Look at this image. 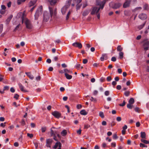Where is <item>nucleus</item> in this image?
Here are the masks:
<instances>
[{
	"label": "nucleus",
	"instance_id": "obj_1",
	"mask_svg": "<svg viewBox=\"0 0 149 149\" xmlns=\"http://www.w3.org/2000/svg\"><path fill=\"white\" fill-rule=\"evenodd\" d=\"M49 11L50 14L47 11H45L44 13L43 20V22H47L50 18V15L52 19H56V9L54 10L52 8L49 7Z\"/></svg>",
	"mask_w": 149,
	"mask_h": 149
},
{
	"label": "nucleus",
	"instance_id": "obj_2",
	"mask_svg": "<svg viewBox=\"0 0 149 149\" xmlns=\"http://www.w3.org/2000/svg\"><path fill=\"white\" fill-rule=\"evenodd\" d=\"M24 14L22 17V23L24 21L26 28L28 29H31L32 28L33 26L31 22L27 18L24 19L23 17Z\"/></svg>",
	"mask_w": 149,
	"mask_h": 149
},
{
	"label": "nucleus",
	"instance_id": "obj_3",
	"mask_svg": "<svg viewBox=\"0 0 149 149\" xmlns=\"http://www.w3.org/2000/svg\"><path fill=\"white\" fill-rule=\"evenodd\" d=\"M142 47L143 50L146 52L149 49V41L148 39H144L142 42Z\"/></svg>",
	"mask_w": 149,
	"mask_h": 149
},
{
	"label": "nucleus",
	"instance_id": "obj_4",
	"mask_svg": "<svg viewBox=\"0 0 149 149\" xmlns=\"http://www.w3.org/2000/svg\"><path fill=\"white\" fill-rule=\"evenodd\" d=\"M42 6H40L36 10L35 14L34 17L35 19H38L39 16L42 14Z\"/></svg>",
	"mask_w": 149,
	"mask_h": 149
},
{
	"label": "nucleus",
	"instance_id": "obj_5",
	"mask_svg": "<svg viewBox=\"0 0 149 149\" xmlns=\"http://www.w3.org/2000/svg\"><path fill=\"white\" fill-rule=\"evenodd\" d=\"M109 5L113 8L116 9L119 8L122 5V4L119 3H111Z\"/></svg>",
	"mask_w": 149,
	"mask_h": 149
},
{
	"label": "nucleus",
	"instance_id": "obj_6",
	"mask_svg": "<svg viewBox=\"0 0 149 149\" xmlns=\"http://www.w3.org/2000/svg\"><path fill=\"white\" fill-rule=\"evenodd\" d=\"M100 9V8H98L97 7H93L92 8V11L91 12V15H94L97 13Z\"/></svg>",
	"mask_w": 149,
	"mask_h": 149
},
{
	"label": "nucleus",
	"instance_id": "obj_7",
	"mask_svg": "<svg viewBox=\"0 0 149 149\" xmlns=\"http://www.w3.org/2000/svg\"><path fill=\"white\" fill-rule=\"evenodd\" d=\"M53 141L52 139H48L46 140V146L47 147L51 148V145Z\"/></svg>",
	"mask_w": 149,
	"mask_h": 149
},
{
	"label": "nucleus",
	"instance_id": "obj_8",
	"mask_svg": "<svg viewBox=\"0 0 149 149\" xmlns=\"http://www.w3.org/2000/svg\"><path fill=\"white\" fill-rule=\"evenodd\" d=\"M107 1V0H104L100 3L97 2V5L100 6L99 7L100 8V9H103L104 7V5Z\"/></svg>",
	"mask_w": 149,
	"mask_h": 149
},
{
	"label": "nucleus",
	"instance_id": "obj_9",
	"mask_svg": "<svg viewBox=\"0 0 149 149\" xmlns=\"http://www.w3.org/2000/svg\"><path fill=\"white\" fill-rule=\"evenodd\" d=\"M52 114L55 117L57 118H59L61 116V113L57 111H55L52 113Z\"/></svg>",
	"mask_w": 149,
	"mask_h": 149
},
{
	"label": "nucleus",
	"instance_id": "obj_10",
	"mask_svg": "<svg viewBox=\"0 0 149 149\" xmlns=\"http://www.w3.org/2000/svg\"><path fill=\"white\" fill-rule=\"evenodd\" d=\"M125 2L123 5V7L126 8L130 6L131 3L130 0H125Z\"/></svg>",
	"mask_w": 149,
	"mask_h": 149
},
{
	"label": "nucleus",
	"instance_id": "obj_11",
	"mask_svg": "<svg viewBox=\"0 0 149 149\" xmlns=\"http://www.w3.org/2000/svg\"><path fill=\"white\" fill-rule=\"evenodd\" d=\"M72 45L75 47H78L79 49H81L82 47V45L81 43L78 42H75L72 44Z\"/></svg>",
	"mask_w": 149,
	"mask_h": 149
},
{
	"label": "nucleus",
	"instance_id": "obj_12",
	"mask_svg": "<svg viewBox=\"0 0 149 149\" xmlns=\"http://www.w3.org/2000/svg\"><path fill=\"white\" fill-rule=\"evenodd\" d=\"M48 2L51 5H55L58 1V0H45Z\"/></svg>",
	"mask_w": 149,
	"mask_h": 149
},
{
	"label": "nucleus",
	"instance_id": "obj_13",
	"mask_svg": "<svg viewBox=\"0 0 149 149\" xmlns=\"http://www.w3.org/2000/svg\"><path fill=\"white\" fill-rule=\"evenodd\" d=\"M61 146L62 144L60 142H57L55 143V144L53 147V148L56 149L58 147V149H61Z\"/></svg>",
	"mask_w": 149,
	"mask_h": 149
},
{
	"label": "nucleus",
	"instance_id": "obj_14",
	"mask_svg": "<svg viewBox=\"0 0 149 149\" xmlns=\"http://www.w3.org/2000/svg\"><path fill=\"white\" fill-rule=\"evenodd\" d=\"M139 17V18L142 20H144L146 19L147 18V15L145 14L142 13L140 14Z\"/></svg>",
	"mask_w": 149,
	"mask_h": 149
},
{
	"label": "nucleus",
	"instance_id": "obj_15",
	"mask_svg": "<svg viewBox=\"0 0 149 149\" xmlns=\"http://www.w3.org/2000/svg\"><path fill=\"white\" fill-rule=\"evenodd\" d=\"M69 7L65 5L62 8L61 10V12L63 14H65L67 9Z\"/></svg>",
	"mask_w": 149,
	"mask_h": 149
},
{
	"label": "nucleus",
	"instance_id": "obj_16",
	"mask_svg": "<svg viewBox=\"0 0 149 149\" xmlns=\"http://www.w3.org/2000/svg\"><path fill=\"white\" fill-rule=\"evenodd\" d=\"M25 74L30 79L32 80L34 78L33 76V75L31 74L30 72H25Z\"/></svg>",
	"mask_w": 149,
	"mask_h": 149
},
{
	"label": "nucleus",
	"instance_id": "obj_17",
	"mask_svg": "<svg viewBox=\"0 0 149 149\" xmlns=\"http://www.w3.org/2000/svg\"><path fill=\"white\" fill-rule=\"evenodd\" d=\"M64 72L65 74H72V72L70 70H69L67 69H65L64 70Z\"/></svg>",
	"mask_w": 149,
	"mask_h": 149
},
{
	"label": "nucleus",
	"instance_id": "obj_18",
	"mask_svg": "<svg viewBox=\"0 0 149 149\" xmlns=\"http://www.w3.org/2000/svg\"><path fill=\"white\" fill-rule=\"evenodd\" d=\"M19 88H20V90L24 92H27V91L24 89V86L22 85L21 84H19Z\"/></svg>",
	"mask_w": 149,
	"mask_h": 149
},
{
	"label": "nucleus",
	"instance_id": "obj_19",
	"mask_svg": "<svg viewBox=\"0 0 149 149\" xmlns=\"http://www.w3.org/2000/svg\"><path fill=\"white\" fill-rule=\"evenodd\" d=\"M141 137L142 139H146V134L144 132H141Z\"/></svg>",
	"mask_w": 149,
	"mask_h": 149
},
{
	"label": "nucleus",
	"instance_id": "obj_20",
	"mask_svg": "<svg viewBox=\"0 0 149 149\" xmlns=\"http://www.w3.org/2000/svg\"><path fill=\"white\" fill-rule=\"evenodd\" d=\"M65 76L68 79H70L72 78V76L68 74H65Z\"/></svg>",
	"mask_w": 149,
	"mask_h": 149
},
{
	"label": "nucleus",
	"instance_id": "obj_21",
	"mask_svg": "<svg viewBox=\"0 0 149 149\" xmlns=\"http://www.w3.org/2000/svg\"><path fill=\"white\" fill-rule=\"evenodd\" d=\"M61 134L63 136H65L67 134V131L65 130H63L61 132Z\"/></svg>",
	"mask_w": 149,
	"mask_h": 149
},
{
	"label": "nucleus",
	"instance_id": "obj_22",
	"mask_svg": "<svg viewBox=\"0 0 149 149\" xmlns=\"http://www.w3.org/2000/svg\"><path fill=\"white\" fill-rule=\"evenodd\" d=\"M134 102V100L133 98H131L129 101V103L133 104Z\"/></svg>",
	"mask_w": 149,
	"mask_h": 149
},
{
	"label": "nucleus",
	"instance_id": "obj_23",
	"mask_svg": "<svg viewBox=\"0 0 149 149\" xmlns=\"http://www.w3.org/2000/svg\"><path fill=\"white\" fill-rule=\"evenodd\" d=\"M80 113L81 115H85L87 114V112L85 110H82L80 112Z\"/></svg>",
	"mask_w": 149,
	"mask_h": 149
},
{
	"label": "nucleus",
	"instance_id": "obj_24",
	"mask_svg": "<svg viewBox=\"0 0 149 149\" xmlns=\"http://www.w3.org/2000/svg\"><path fill=\"white\" fill-rule=\"evenodd\" d=\"M123 49V48L121 47V45H119L117 48V50L119 52H121Z\"/></svg>",
	"mask_w": 149,
	"mask_h": 149
},
{
	"label": "nucleus",
	"instance_id": "obj_25",
	"mask_svg": "<svg viewBox=\"0 0 149 149\" xmlns=\"http://www.w3.org/2000/svg\"><path fill=\"white\" fill-rule=\"evenodd\" d=\"M89 12L88 10H86L84 11L82 13V15L83 16H86L88 15Z\"/></svg>",
	"mask_w": 149,
	"mask_h": 149
},
{
	"label": "nucleus",
	"instance_id": "obj_26",
	"mask_svg": "<svg viewBox=\"0 0 149 149\" xmlns=\"http://www.w3.org/2000/svg\"><path fill=\"white\" fill-rule=\"evenodd\" d=\"M56 131H54L53 130L51 129V134L52 136H53L54 135H55L56 134Z\"/></svg>",
	"mask_w": 149,
	"mask_h": 149
},
{
	"label": "nucleus",
	"instance_id": "obj_27",
	"mask_svg": "<svg viewBox=\"0 0 149 149\" xmlns=\"http://www.w3.org/2000/svg\"><path fill=\"white\" fill-rule=\"evenodd\" d=\"M141 141L146 144H148L149 143V141L146 140L144 139H141Z\"/></svg>",
	"mask_w": 149,
	"mask_h": 149
},
{
	"label": "nucleus",
	"instance_id": "obj_28",
	"mask_svg": "<svg viewBox=\"0 0 149 149\" xmlns=\"http://www.w3.org/2000/svg\"><path fill=\"white\" fill-rule=\"evenodd\" d=\"M127 107L129 109H131L133 107V105L132 104H131L129 103H128L127 105Z\"/></svg>",
	"mask_w": 149,
	"mask_h": 149
},
{
	"label": "nucleus",
	"instance_id": "obj_29",
	"mask_svg": "<svg viewBox=\"0 0 149 149\" xmlns=\"http://www.w3.org/2000/svg\"><path fill=\"white\" fill-rule=\"evenodd\" d=\"M130 94V92L129 91H126L124 92V94L126 97L128 96Z\"/></svg>",
	"mask_w": 149,
	"mask_h": 149
},
{
	"label": "nucleus",
	"instance_id": "obj_30",
	"mask_svg": "<svg viewBox=\"0 0 149 149\" xmlns=\"http://www.w3.org/2000/svg\"><path fill=\"white\" fill-rule=\"evenodd\" d=\"M71 1L72 0H68L65 5L67 6L68 7H69L71 4Z\"/></svg>",
	"mask_w": 149,
	"mask_h": 149
},
{
	"label": "nucleus",
	"instance_id": "obj_31",
	"mask_svg": "<svg viewBox=\"0 0 149 149\" xmlns=\"http://www.w3.org/2000/svg\"><path fill=\"white\" fill-rule=\"evenodd\" d=\"M99 116L102 118H104V115L103 113L101 111L99 113Z\"/></svg>",
	"mask_w": 149,
	"mask_h": 149
},
{
	"label": "nucleus",
	"instance_id": "obj_32",
	"mask_svg": "<svg viewBox=\"0 0 149 149\" xmlns=\"http://www.w3.org/2000/svg\"><path fill=\"white\" fill-rule=\"evenodd\" d=\"M123 52H120L119 53V55L120 59H122L123 57Z\"/></svg>",
	"mask_w": 149,
	"mask_h": 149
},
{
	"label": "nucleus",
	"instance_id": "obj_33",
	"mask_svg": "<svg viewBox=\"0 0 149 149\" xmlns=\"http://www.w3.org/2000/svg\"><path fill=\"white\" fill-rule=\"evenodd\" d=\"M82 0H73V2L77 4L81 2Z\"/></svg>",
	"mask_w": 149,
	"mask_h": 149
},
{
	"label": "nucleus",
	"instance_id": "obj_34",
	"mask_svg": "<svg viewBox=\"0 0 149 149\" xmlns=\"http://www.w3.org/2000/svg\"><path fill=\"white\" fill-rule=\"evenodd\" d=\"M140 146L141 147H142V148L147 147V146L145 144H144L142 143H140Z\"/></svg>",
	"mask_w": 149,
	"mask_h": 149
},
{
	"label": "nucleus",
	"instance_id": "obj_35",
	"mask_svg": "<svg viewBox=\"0 0 149 149\" xmlns=\"http://www.w3.org/2000/svg\"><path fill=\"white\" fill-rule=\"evenodd\" d=\"M13 17V16L12 15H10L7 18V21H10L11 19Z\"/></svg>",
	"mask_w": 149,
	"mask_h": 149
},
{
	"label": "nucleus",
	"instance_id": "obj_36",
	"mask_svg": "<svg viewBox=\"0 0 149 149\" xmlns=\"http://www.w3.org/2000/svg\"><path fill=\"white\" fill-rule=\"evenodd\" d=\"M27 136L28 137H29L31 139L32 138L33 136V135L32 134H27Z\"/></svg>",
	"mask_w": 149,
	"mask_h": 149
},
{
	"label": "nucleus",
	"instance_id": "obj_37",
	"mask_svg": "<svg viewBox=\"0 0 149 149\" xmlns=\"http://www.w3.org/2000/svg\"><path fill=\"white\" fill-rule=\"evenodd\" d=\"M19 97V95L17 94H15V96L14 97V98L16 100H17Z\"/></svg>",
	"mask_w": 149,
	"mask_h": 149
},
{
	"label": "nucleus",
	"instance_id": "obj_38",
	"mask_svg": "<svg viewBox=\"0 0 149 149\" xmlns=\"http://www.w3.org/2000/svg\"><path fill=\"white\" fill-rule=\"evenodd\" d=\"M3 29V25L2 24H0V34L2 32Z\"/></svg>",
	"mask_w": 149,
	"mask_h": 149
},
{
	"label": "nucleus",
	"instance_id": "obj_39",
	"mask_svg": "<svg viewBox=\"0 0 149 149\" xmlns=\"http://www.w3.org/2000/svg\"><path fill=\"white\" fill-rule=\"evenodd\" d=\"M70 12L69 11L68 14H67V16H66V20H68L69 18V15H70Z\"/></svg>",
	"mask_w": 149,
	"mask_h": 149
},
{
	"label": "nucleus",
	"instance_id": "obj_40",
	"mask_svg": "<svg viewBox=\"0 0 149 149\" xmlns=\"http://www.w3.org/2000/svg\"><path fill=\"white\" fill-rule=\"evenodd\" d=\"M42 132H45L46 130V127H42L41 128Z\"/></svg>",
	"mask_w": 149,
	"mask_h": 149
},
{
	"label": "nucleus",
	"instance_id": "obj_41",
	"mask_svg": "<svg viewBox=\"0 0 149 149\" xmlns=\"http://www.w3.org/2000/svg\"><path fill=\"white\" fill-rule=\"evenodd\" d=\"M90 127V125L88 124H85L84 126V129H88Z\"/></svg>",
	"mask_w": 149,
	"mask_h": 149
},
{
	"label": "nucleus",
	"instance_id": "obj_42",
	"mask_svg": "<svg viewBox=\"0 0 149 149\" xmlns=\"http://www.w3.org/2000/svg\"><path fill=\"white\" fill-rule=\"evenodd\" d=\"M125 100H124L122 104H119V106L121 107H123L125 105Z\"/></svg>",
	"mask_w": 149,
	"mask_h": 149
},
{
	"label": "nucleus",
	"instance_id": "obj_43",
	"mask_svg": "<svg viewBox=\"0 0 149 149\" xmlns=\"http://www.w3.org/2000/svg\"><path fill=\"white\" fill-rule=\"evenodd\" d=\"M54 136L53 139L55 141H58L59 140V139H57L56 136V134L55 135L53 136Z\"/></svg>",
	"mask_w": 149,
	"mask_h": 149
},
{
	"label": "nucleus",
	"instance_id": "obj_44",
	"mask_svg": "<svg viewBox=\"0 0 149 149\" xmlns=\"http://www.w3.org/2000/svg\"><path fill=\"white\" fill-rule=\"evenodd\" d=\"M116 120L118 122H120L121 120V118L120 117H118L116 118Z\"/></svg>",
	"mask_w": 149,
	"mask_h": 149
},
{
	"label": "nucleus",
	"instance_id": "obj_45",
	"mask_svg": "<svg viewBox=\"0 0 149 149\" xmlns=\"http://www.w3.org/2000/svg\"><path fill=\"white\" fill-rule=\"evenodd\" d=\"M21 123L23 125H25V122L24 119H22V120Z\"/></svg>",
	"mask_w": 149,
	"mask_h": 149
},
{
	"label": "nucleus",
	"instance_id": "obj_46",
	"mask_svg": "<svg viewBox=\"0 0 149 149\" xmlns=\"http://www.w3.org/2000/svg\"><path fill=\"white\" fill-rule=\"evenodd\" d=\"M109 91H106L104 92V94L106 96H108L109 95Z\"/></svg>",
	"mask_w": 149,
	"mask_h": 149
},
{
	"label": "nucleus",
	"instance_id": "obj_47",
	"mask_svg": "<svg viewBox=\"0 0 149 149\" xmlns=\"http://www.w3.org/2000/svg\"><path fill=\"white\" fill-rule=\"evenodd\" d=\"M81 5L79 4V3L77 4V10L79 9L81 7Z\"/></svg>",
	"mask_w": 149,
	"mask_h": 149
},
{
	"label": "nucleus",
	"instance_id": "obj_48",
	"mask_svg": "<svg viewBox=\"0 0 149 149\" xmlns=\"http://www.w3.org/2000/svg\"><path fill=\"white\" fill-rule=\"evenodd\" d=\"M88 60L86 59H85L83 60V63L84 64H85L87 63Z\"/></svg>",
	"mask_w": 149,
	"mask_h": 149
},
{
	"label": "nucleus",
	"instance_id": "obj_49",
	"mask_svg": "<svg viewBox=\"0 0 149 149\" xmlns=\"http://www.w3.org/2000/svg\"><path fill=\"white\" fill-rule=\"evenodd\" d=\"M113 138L114 139H116L118 138V136L116 134H114L113 135Z\"/></svg>",
	"mask_w": 149,
	"mask_h": 149
},
{
	"label": "nucleus",
	"instance_id": "obj_50",
	"mask_svg": "<svg viewBox=\"0 0 149 149\" xmlns=\"http://www.w3.org/2000/svg\"><path fill=\"white\" fill-rule=\"evenodd\" d=\"M111 60L112 61L115 62L116 61V58L115 57H113L111 58Z\"/></svg>",
	"mask_w": 149,
	"mask_h": 149
},
{
	"label": "nucleus",
	"instance_id": "obj_51",
	"mask_svg": "<svg viewBox=\"0 0 149 149\" xmlns=\"http://www.w3.org/2000/svg\"><path fill=\"white\" fill-rule=\"evenodd\" d=\"M121 88V86L120 85H118L116 86V88L118 90H120Z\"/></svg>",
	"mask_w": 149,
	"mask_h": 149
},
{
	"label": "nucleus",
	"instance_id": "obj_52",
	"mask_svg": "<svg viewBox=\"0 0 149 149\" xmlns=\"http://www.w3.org/2000/svg\"><path fill=\"white\" fill-rule=\"evenodd\" d=\"M20 24H18L16 26V27H15V29H14V31H16V30H17V29L19 28L20 26Z\"/></svg>",
	"mask_w": 149,
	"mask_h": 149
},
{
	"label": "nucleus",
	"instance_id": "obj_53",
	"mask_svg": "<svg viewBox=\"0 0 149 149\" xmlns=\"http://www.w3.org/2000/svg\"><path fill=\"white\" fill-rule=\"evenodd\" d=\"M82 107V105L81 104H78L77 105V109H81Z\"/></svg>",
	"mask_w": 149,
	"mask_h": 149
},
{
	"label": "nucleus",
	"instance_id": "obj_54",
	"mask_svg": "<svg viewBox=\"0 0 149 149\" xmlns=\"http://www.w3.org/2000/svg\"><path fill=\"white\" fill-rule=\"evenodd\" d=\"M107 81H110L111 80V78L110 76L108 77L107 78Z\"/></svg>",
	"mask_w": 149,
	"mask_h": 149
},
{
	"label": "nucleus",
	"instance_id": "obj_55",
	"mask_svg": "<svg viewBox=\"0 0 149 149\" xmlns=\"http://www.w3.org/2000/svg\"><path fill=\"white\" fill-rule=\"evenodd\" d=\"M136 126L137 127H139L140 126V123L139 122H138L136 123Z\"/></svg>",
	"mask_w": 149,
	"mask_h": 149
},
{
	"label": "nucleus",
	"instance_id": "obj_56",
	"mask_svg": "<svg viewBox=\"0 0 149 149\" xmlns=\"http://www.w3.org/2000/svg\"><path fill=\"white\" fill-rule=\"evenodd\" d=\"M9 88V86H6L4 87L3 90H8Z\"/></svg>",
	"mask_w": 149,
	"mask_h": 149
},
{
	"label": "nucleus",
	"instance_id": "obj_57",
	"mask_svg": "<svg viewBox=\"0 0 149 149\" xmlns=\"http://www.w3.org/2000/svg\"><path fill=\"white\" fill-rule=\"evenodd\" d=\"M31 126L32 127L34 128L35 127V124L33 123H31Z\"/></svg>",
	"mask_w": 149,
	"mask_h": 149
},
{
	"label": "nucleus",
	"instance_id": "obj_58",
	"mask_svg": "<svg viewBox=\"0 0 149 149\" xmlns=\"http://www.w3.org/2000/svg\"><path fill=\"white\" fill-rule=\"evenodd\" d=\"M130 2L132 3L133 4L135 3L137 1L136 0H130Z\"/></svg>",
	"mask_w": 149,
	"mask_h": 149
},
{
	"label": "nucleus",
	"instance_id": "obj_59",
	"mask_svg": "<svg viewBox=\"0 0 149 149\" xmlns=\"http://www.w3.org/2000/svg\"><path fill=\"white\" fill-rule=\"evenodd\" d=\"M46 62L47 63H50L51 62V60L50 59L48 58V59H47V60H46Z\"/></svg>",
	"mask_w": 149,
	"mask_h": 149
},
{
	"label": "nucleus",
	"instance_id": "obj_60",
	"mask_svg": "<svg viewBox=\"0 0 149 149\" xmlns=\"http://www.w3.org/2000/svg\"><path fill=\"white\" fill-rule=\"evenodd\" d=\"M116 146V144L115 142H113L111 143V146L112 147H115Z\"/></svg>",
	"mask_w": 149,
	"mask_h": 149
},
{
	"label": "nucleus",
	"instance_id": "obj_61",
	"mask_svg": "<svg viewBox=\"0 0 149 149\" xmlns=\"http://www.w3.org/2000/svg\"><path fill=\"white\" fill-rule=\"evenodd\" d=\"M102 124L103 125H107V122L105 121H103L102 122Z\"/></svg>",
	"mask_w": 149,
	"mask_h": 149
},
{
	"label": "nucleus",
	"instance_id": "obj_62",
	"mask_svg": "<svg viewBox=\"0 0 149 149\" xmlns=\"http://www.w3.org/2000/svg\"><path fill=\"white\" fill-rule=\"evenodd\" d=\"M10 91L12 93H14L15 91V90L12 87L10 89Z\"/></svg>",
	"mask_w": 149,
	"mask_h": 149
},
{
	"label": "nucleus",
	"instance_id": "obj_63",
	"mask_svg": "<svg viewBox=\"0 0 149 149\" xmlns=\"http://www.w3.org/2000/svg\"><path fill=\"white\" fill-rule=\"evenodd\" d=\"M134 110L136 112H139V108L138 107H136L134 109Z\"/></svg>",
	"mask_w": 149,
	"mask_h": 149
},
{
	"label": "nucleus",
	"instance_id": "obj_64",
	"mask_svg": "<svg viewBox=\"0 0 149 149\" xmlns=\"http://www.w3.org/2000/svg\"><path fill=\"white\" fill-rule=\"evenodd\" d=\"M141 35H139L136 37V39L137 40H139L141 39Z\"/></svg>",
	"mask_w": 149,
	"mask_h": 149
}]
</instances>
